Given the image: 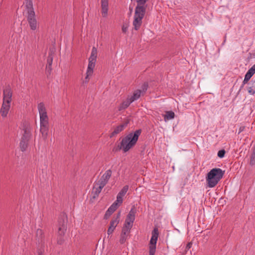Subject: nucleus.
Instances as JSON below:
<instances>
[{"label":"nucleus","instance_id":"f257e3e1","mask_svg":"<svg viewBox=\"0 0 255 255\" xmlns=\"http://www.w3.org/2000/svg\"><path fill=\"white\" fill-rule=\"evenodd\" d=\"M148 0H136L137 5L135 8L134 14L133 16V20L132 24L133 28L135 30H138L142 23L143 18L147 7L146 2Z\"/></svg>","mask_w":255,"mask_h":255},{"label":"nucleus","instance_id":"f03ea898","mask_svg":"<svg viewBox=\"0 0 255 255\" xmlns=\"http://www.w3.org/2000/svg\"><path fill=\"white\" fill-rule=\"evenodd\" d=\"M140 133L141 130L138 129L134 132H130L125 136L121 142L120 149L124 152L128 151L136 144Z\"/></svg>","mask_w":255,"mask_h":255},{"label":"nucleus","instance_id":"7ed1b4c3","mask_svg":"<svg viewBox=\"0 0 255 255\" xmlns=\"http://www.w3.org/2000/svg\"><path fill=\"white\" fill-rule=\"evenodd\" d=\"M225 171L219 168L211 169L206 177L207 187L213 188L215 187L220 180L223 178Z\"/></svg>","mask_w":255,"mask_h":255},{"label":"nucleus","instance_id":"20e7f679","mask_svg":"<svg viewBox=\"0 0 255 255\" xmlns=\"http://www.w3.org/2000/svg\"><path fill=\"white\" fill-rule=\"evenodd\" d=\"M97 56V50L96 47H93L92 49L91 55L89 58V63L86 72V76L85 77V82L87 83L89 81V77L91 76L93 73V69L95 66Z\"/></svg>","mask_w":255,"mask_h":255},{"label":"nucleus","instance_id":"39448f33","mask_svg":"<svg viewBox=\"0 0 255 255\" xmlns=\"http://www.w3.org/2000/svg\"><path fill=\"white\" fill-rule=\"evenodd\" d=\"M136 213V210L134 206H133L127 217L123 228L130 231L135 220Z\"/></svg>","mask_w":255,"mask_h":255},{"label":"nucleus","instance_id":"423d86ee","mask_svg":"<svg viewBox=\"0 0 255 255\" xmlns=\"http://www.w3.org/2000/svg\"><path fill=\"white\" fill-rule=\"evenodd\" d=\"M158 230L157 228H154L151 233V238L149 243V255H154L156 251V245L158 237Z\"/></svg>","mask_w":255,"mask_h":255},{"label":"nucleus","instance_id":"0eeeda50","mask_svg":"<svg viewBox=\"0 0 255 255\" xmlns=\"http://www.w3.org/2000/svg\"><path fill=\"white\" fill-rule=\"evenodd\" d=\"M31 134L29 129L28 128H25L24 129V133L21 138V140L19 143L20 149L22 151H26L28 141L31 138Z\"/></svg>","mask_w":255,"mask_h":255},{"label":"nucleus","instance_id":"6e6552de","mask_svg":"<svg viewBox=\"0 0 255 255\" xmlns=\"http://www.w3.org/2000/svg\"><path fill=\"white\" fill-rule=\"evenodd\" d=\"M27 20L31 29L32 30H35L37 28V22L35 18V15L34 9L28 10Z\"/></svg>","mask_w":255,"mask_h":255},{"label":"nucleus","instance_id":"1a4fd4ad","mask_svg":"<svg viewBox=\"0 0 255 255\" xmlns=\"http://www.w3.org/2000/svg\"><path fill=\"white\" fill-rule=\"evenodd\" d=\"M12 92L10 87L5 88L3 91L2 104L11 105Z\"/></svg>","mask_w":255,"mask_h":255},{"label":"nucleus","instance_id":"9d476101","mask_svg":"<svg viewBox=\"0 0 255 255\" xmlns=\"http://www.w3.org/2000/svg\"><path fill=\"white\" fill-rule=\"evenodd\" d=\"M147 90V85L144 84L141 89H137L134 91L132 95L128 96V98L130 101L133 102L137 100L141 96L143 95Z\"/></svg>","mask_w":255,"mask_h":255},{"label":"nucleus","instance_id":"9b49d317","mask_svg":"<svg viewBox=\"0 0 255 255\" xmlns=\"http://www.w3.org/2000/svg\"><path fill=\"white\" fill-rule=\"evenodd\" d=\"M37 109L40 117V122L49 121L46 109L43 103L38 104Z\"/></svg>","mask_w":255,"mask_h":255},{"label":"nucleus","instance_id":"f8f14e48","mask_svg":"<svg viewBox=\"0 0 255 255\" xmlns=\"http://www.w3.org/2000/svg\"><path fill=\"white\" fill-rule=\"evenodd\" d=\"M67 229V219L63 215L60 217L58 220V234L60 236H62L64 234L65 232Z\"/></svg>","mask_w":255,"mask_h":255},{"label":"nucleus","instance_id":"ddd939ff","mask_svg":"<svg viewBox=\"0 0 255 255\" xmlns=\"http://www.w3.org/2000/svg\"><path fill=\"white\" fill-rule=\"evenodd\" d=\"M121 217V212H119L116 217L114 218L110 222V226L107 231L108 235L112 234L114 231L116 227L117 226L120 222Z\"/></svg>","mask_w":255,"mask_h":255},{"label":"nucleus","instance_id":"4468645a","mask_svg":"<svg viewBox=\"0 0 255 255\" xmlns=\"http://www.w3.org/2000/svg\"><path fill=\"white\" fill-rule=\"evenodd\" d=\"M40 132L42 134L43 139L46 140L47 139L49 130V121L40 122Z\"/></svg>","mask_w":255,"mask_h":255},{"label":"nucleus","instance_id":"2eb2a0df","mask_svg":"<svg viewBox=\"0 0 255 255\" xmlns=\"http://www.w3.org/2000/svg\"><path fill=\"white\" fill-rule=\"evenodd\" d=\"M104 187L105 185H102L98 181L95 182L92 192L93 199H96L99 196V194Z\"/></svg>","mask_w":255,"mask_h":255},{"label":"nucleus","instance_id":"dca6fc26","mask_svg":"<svg viewBox=\"0 0 255 255\" xmlns=\"http://www.w3.org/2000/svg\"><path fill=\"white\" fill-rule=\"evenodd\" d=\"M112 173V171L111 169L106 170L98 181L105 186L111 178Z\"/></svg>","mask_w":255,"mask_h":255},{"label":"nucleus","instance_id":"f3484780","mask_svg":"<svg viewBox=\"0 0 255 255\" xmlns=\"http://www.w3.org/2000/svg\"><path fill=\"white\" fill-rule=\"evenodd\" d=\"M101 13L104 17H107L108 15L109 0H101Z\"/></svg>","mask_w":255,"mask_h":255},{"label":"nucleus","instance_id":"a211bd4d","mask_svg":"<svg viewBox=\"0 0 255 255\" xmlns=\"http://www.w3.org/2000/svg\"><path fill=\"white\" fill-rule=\"evenodd\" d=\"M10 108V106L8 105H6L5 104H2L1 105L0 109V113L1 116L4 118L7 117L8 112L9 111Z\"/></svg>","mask_w":255,"mask_h":255},{"label":"nucleus","instance_id":"6ab92c4d","mask_svg":"<svg viewBox=\"0 0 255 255\" xmlns=\"http://www.w3.org/2000/svg\"><path fill=\"white\" fill-rule=\"evenodd\" d=\"M128 123H126L123 124H121L117 127H116L113 131L111 133L110 135V137H112L115 136L122 131H123L124 128L127 127Z\"/></svg>","mask_w":255,"mask_h":255},{"label":"nucleus","instance_id":"aec40b11","mask_svg":"<svg viewBox=\"0 0 255 255\" xmlns=\"http://www.w3.org/2000/svg\"><path fill=\"white\" fill-rule=\"evenodd\" d=\"M129 232L130 230L123 228L120 239V242L121 244H123L125 243L128 239Z\"/></svg>","mask_w":255,"mask_h":255},{"label":"nucleus","instance_id":"412c9836","mask_svg":"<svg viewBox=\"0 0 255 255\" xmlns=\"http://www.w3.org/2000/svg\"><path fill=\"white\" fill-rule=\"evenodd\" d=\"M132 103V102L130 101L129 98L128 97L127 99L123 101L122 103L119 107V110L122 111L124 109H127L130 105Z\"/></svg>","mask_w":255,"mask_h":255},{"label":"nucleus","instance_id":"4be33fe9","mask_svg":"<svg viewBox=\"0 0 255 255\" xmlns=\"http://www.w3.org/2000/svg\"><path fill=\"white\" fill-rule=\"evenodd\" d=\"M116 210V204H112L106 212L105 218H109Z\"/></svg>","mask_w":255,"mask_h":255},{"label":"nucleus","instance_id":"5701e85b","mask_svg":"<svg viewBox=\"0 0 255 255\" xmlns=\"http://www.w3.org/2000/svg\"><path fill=\"white\" fill-rule=\"evenodd\" d=\"M175 117V114L172 111L166 112L165 115H164V119L165 122H167L170 120L173 119Z\"/></svg>","mask_w":255,"mask_h":255},{"label":"nucleus","instance_id":"b1692460","mask_svg":"<svg viewBox=\"0 0 255 255\" xmlns=\"http://www.w3.org/2000/svg\"><path fill=\"white\" fill-rule=\"evenodd\" d=\"M124 196L120 195L118 194L117 196V199L115 202H114L113 204H116L117 209L118 207L123 203V198Z\"/></svg>","mask_w":255,"mask_h":255},{"label":"nucleus","instance_id":"393cba45","mask_svg":"<svg viewBox=\"0 0 255 255\" xmlns=\"http://www.w3.org/2000/svg\"><path fill=\"white\" fill-rule=\"evenodd\" d=\"M25 5L26 8L28 9V11L30 10L31 9H33L32 2L31 0H26Z\"/></svg>","mask_w":255,"mask_h":255},{"label":"nucleus","instance_id":"a878e982","mask_svg":"<svg viewBox=\"0 0 255 255\" xmlns=\"http://www.w3.org/2000/svg\"><path fill=\"white\" fill-rule=\"evenodd\" d=\"M129 27V24L128 22H124L122 27V32L126 34L128 32V28Z\"/></svg>","mask_w":255,"mask_h":255},{"label":"nucleus","instance_id":"bb28decb","mask_svg":"<svg viewBox=\"0 0 255 255\" xmlns=\"http://www.w3.org/2000/svg\"><path fill=\"white\" fill-rule=\"evenodd\" d=\"M128 189V186H125L123 189L119 192L118 194L124 196Z\"/></svg>","mask_w":255,"mask_h":255},{"label":"nucleus","instance_id":"cd10ccee","mask_svg":"<svg viewBox=\"0 0 255 255\" xmlns=\"http://www.w3.org/2000/svg\"><path fill=\"white\" fill-rule=\"evenodd\" d=\"M255 83V81L253 84L252 86H250L248 88V91L249 94L251 95H254L255 94V86H254V84Z\"/></svg>","mask_w":255,"mask_h":255},{"label":"nucleus","instance_id":"c85d7f7f","mask_svg":"<svg viewBox=\"0 0 255 255\" xmlns=\"http://www.w3.org/2000/svg\"><path fill=\"white\" fill-rule=\"evenodd\" d=\"M250 164L251 165H254L255 164V154H252L251 158H250Z\"/></svg>","mask_w":255,"mask_h":255},{"label":"nucleus","instance_id":"c756f323","mask_svg":"<svg viewBox=\"0 0 255 255\" xmlns=\"http://www.w3.org/2000/svg\"><path fill=\"white\" fill-rule=\"evenodd\" d=\"M225 154V151L224 149L220 150L218 152V156L220 158H223Z\"/></svg>","mask_w":255,"mask_h":255},{"label":"nucleus","instance_id":"7c9ffc66","mask_svg":"<svg viewBox=\"0 0 255 255\" xmlns=\"http://www.w3.org/2000/svg\"><path fill=\"white\" fill-rule=\"evenodd\" d=\"M252 75H254L255 73V64L248 70Z\"/></svg>","mask_w":255,"mask_h":255},{"label":"nucleus","instance_id":"2f4dec72","mask_svg":"<svg viewBox=\"0 0 255 255\" xmlns=\"http://www.w3.org/2000/svg\"><path fill=\"white\" fill-rule=\"evenodd\" d=\"M47 63L48 64V68H50L52 63V58L50 56L48 57L47 59Z\"/></svg>","mask_w":255,"mask_h":255},{"label":"nucleus","instance_id":"473e14b6","mask_svg":"<svg viewBox=\"0 0 255 255\" xmlns=\"http://www.w3.org/2000/svg\"><path fill=\"white\" fill-rule=\"evenodd\" d=\"M253 76V75H252L248 71L245 75V78L250 80Z\"/></svg>","mask_w":255,"mask_h":255},{"label":"nucleus","instance_id":"72a5a7b5","mask_svg":"<svg viewBox=\"0 0 255 255\" xmlns=\"http://www.w3.org/2000/svg\"><path fill=\"white\" fill-rule=\"evenodd\" d=\"M191 246H192V243H188L187 244V245H186V250H189V249H190L191 248Z\"/></svg>","mask_w":255,"mask_h":255},{"label":"nucleus","instance_id":"f704fd0d","mask_svg":"<svg viewBox=\"0 0 255 255\" xmlns=\"http://www.w3.org/2000/svg\"><path fill=\"white\" fill-rule=\"evenodd\" d=\"M249 81V79H247V78H245L243 80V85H245L246 84H247Z\"/></svg>","mask_w":255,"mask_h":255},{"label":"nucleus","instance_id":"c9c22d12","mask_svg":"<svg viewBox=\"0 0 255 255\" xmlns=\"http://www.w3.org/2000/svg\"><path fill=\"white\" fill-rule=\"evenodd\" d=\"M252 154H255V146H254L253 147V153Z\"/></svg>","mask_w":255,"mask_h":255},{"label":"nucleus","instance_id":"e433bc0d","mask_svg":"<svg viewBox=\"0 0 255 255\" xmlns=\"http://www.w3.org/2000/svg\"><path fill=\"white\" fill-rule=\"evenodd\" d=\"M37 232V233L41 234L42 233V230H38Z\"/></svg>","mask_w":255,"mask_h":255},{"label":"nucleus","instance_id":"4c0bfd02","mask_svg":"<svg viewBox=\"0 0 255 255\" xmlns=\"http://www.w3.org/2000/svg\"><path fill=\"white\" fill-rule=\"evenodd\" d=\"M244 86V85H243V83H242V85H241V87H240V90L243 88V87Z\"/></svg>","mask_w":255,"mask_h":255},{"label":"nucleus","instance_id":"58836bf2","mask_svg":"<svg viewBox=\"0 0 255 255\" xmlns=\"http://www.w3.org/2000/svg\"><path fill=\"white\" fill-rule=\"evenodd\" d=\"M242 129L240 128V132H241V131H242Z\"/></svg>","mask_w":255,"mask_h":255}]
</instances>
